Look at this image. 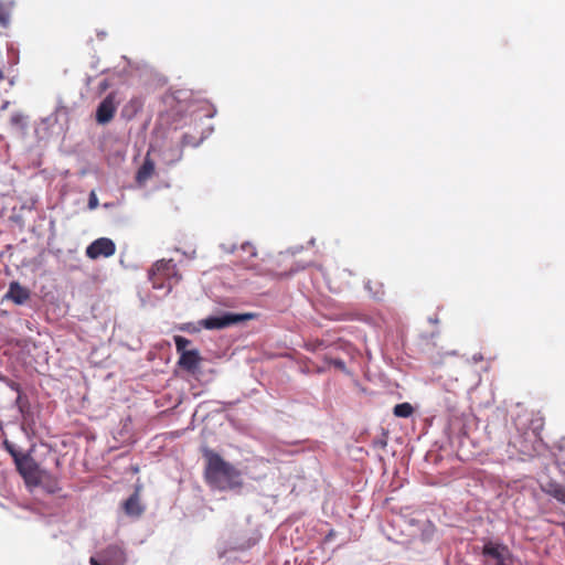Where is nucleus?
<instances>
[{"label":"nucleus","instance_id":"obj_3","mask_svg":"<svg viewBox=\"0 0 565 565\" xmlns=\"http://www.w3.org/2000/svg\"><path fill=\"white\" fill-rule=\"evenodd\" d=\"M149 279L152 282L153 289H162L164 295H168L180 280V276L172 259H161L149 271Z\"/></svg>","mask_w":565,"mask_h":565},{"label":"nucleus","instance_id":"obj_16","mask_svg":"<svg viewBox=\"0 0 565 565\" xmlns=\"http://www.w3.org/2000/svg\"><path fill=\"white\" fill-rule=\"evenodd\" d=\"M546 493L565 504V487L555 482H551L545 488Z\"/></svg>","mask_w":565,"mask_h":565},{"label":"nucleus","instance_id":"obj_17","mask_svg":"<svg viewBox=\"0 0 565 565\" xmlns=\"http://www.w3.org/2000/svg\"><path fill=\"white\" fill-rule=\"evenodd\" d=\"M10 124L22 134H24L28 128V119L22 113H13L10 118Z\"/></svg>","mask_w":565,"mask_h":565},{"label":"nucleus","instance_id":"obj_12","mask_svg":"<svg viewBox=\"0 0 565 565\" xmlns=\"http://www.w3.org/2000/svg\"><path fill=\"white\" fill-rule=\"evenodd\" d=\"M152 156L149 151L147 157L145 158L143 163L138 169L136 174V181L141 185L146 183L153 174L154 171V161L150 158Z\"/></svg>","mask_w":565,"mask_h":565},{"label":"nucleus","instance_id":"obj_7","mask_svg":"<svg viewBox=\"0 0 565 565\" xmlns=\"http://www.w3.org/2000/svg\"><path fill=\"white\" fill-rule=\"evenodd\" d=\"M15 466L29 490L32 491L36 488L38 478H40L39 476L43 469L40 468L34 458L28 452L23 457H20V459H17Z\"/></svg>","mask_w":565,"mask_h":565},{"label":"nucleus","instance_id":"obj_20","mask_svg":"<svg viewBox=\"0 0 565 565\" xmlns=\"http://www.w3.org/2000/svg\"><path fill=\"white\" fill-rule=\"evenodd\" d=\"M3 444L7 451L12 456L14 463H17V459H20V457L25 455L24 452L19 451L17 447L8 440H6Z\"/></svg>","mask_w":565,"mask_h":565},{"label":"nucleus","instance_id":"obj_4","mask_svg":"<svg viewBox=\"0 0 565 565\" xmlns=\"http://www.w3.org/2000/svg\"><path fill=\"white\" fill-rule=\"evenodd\" d=\"M254 317L253 313H232L224 312L220 316H211L200 321L201 327L207 330H221L230 326L249 320Z\"/></svg>","mask_w":565,"mask_h":565},{"label":"nucleus","instance_id":"obj_2","mask_svg":"<svg viewBox=\"0 0 565 565\" xmlns=\"http://www.w3.org/2000/svg\"><path fill=\"white\" fill-rule=\"evenodd\" d=\"M205 137L194 141L192 136L184 134L180 139H170L162 141L160 145H152L149 152L157 157L161 163L173 166L182 159L184 146L198 147Z\"/></svg>","mask_w":565,"mask_h":565},{"label":"nucleus","instance_id":"obj_21","mask_svg":"<svg viewBox=\"0 0 565 565\" xmlns=\"http://www.w3.org/2000/svg\"><path fill=\"white\" fill-rule=\"evenodd\" d=\"M174 343H175L177 351L180 354H182V352L188 351L186 347L190 344V340L184 337H181V335H175Z\"/></svg>","mask_w":565,"mask_h":565},{"label":"nucleus","instance_id":"obj_22","mask_svg":"<svg viewBox=\"0 0 565 565\" xmlns=\"http://www.w3.org/2000/svg\"><path fill=\"white\" fill-rule=\"evenodd\" d=\"M241 249L243 252H249L252 257H256L257 256V250H256L255 246L250 242H244L241 245Z\"/></svg>","mask_w":565,"mask_h":565},{"label":"nucleus","instance_id":"obj_1","mask_svg":"<svg viewBox=\"0 0 565 565\" xmlns=\"http://www.w3.org/2000/svg\"><path fill=\"white\" fill-rule=\"evenodd\" d=\"M203 456L206 460L205 478L207 483L217 490H234L242 486L241 471L232 463L225 461L215 451L204 448Z\"/></svg>","mask_w":565,"mask_h":565},{"label":"nucleus","instance_id":"obj_31","mask_svg":"<svg viewBox=\"0 0 565 565\" xmlns=\"http://www.w3.org/2000/svg\"><path fill=\"white\" fill-rule=\"evenodd\" d=\"M370 284H371L370 281H367V282L365 284V288H367L369 290H371V286H370Z\"/></svg>","mask_w":565,"mask_h":565},{"label":"nucleus","instance_id":"obj_15","mask_svg":"<svg viewBox=\"0 0 565 565\" xmlns=\"http://www.w3.org/2000/svg\"><path fill=\"white\" fill-rule=\"evenodd\" d=\"M142 108V102L139 98H131L121 109V116L131 119Z\"/></svg>","mask_w":565,"mask_h":565},{"label":"nucleus","instance_id":"obj_30","mask_svg":"<svg viewBox=\"0 0 565 565\" xmlns=\"http://www.w3.org/2000/svg\"><path fill=\"white\" fill-rule=\"evenodd\" d=\"M4 78L3 72L0 70V81Z\"/></svg>","mask_w":565,"mask_h":565},{"label":"nucleus","instance_id":"obj_9","mask_svg":"<svg viewBox=\"0 0 565 565\" xmlns=\"http://www.w3.org/2000/svg\"><path fill=\"white\" fill-rule=\"evenodd\" d=\"M482 554L495 559V565H512V554L503 544L487 542L483 545Z\"/></svg>","mask_w":565,"mask_h":565},{"label":"nucleus","instance_id":"obj_29","mask_svg":"<svg viewBox=\"0 0 565 565\" xmlns=\"http://www.w3.org/2000/svg\"><path fill=\"white\" fill-rule=\"evenodd\" d=\"M557 461L565 465V452H562L559 457H557Z\"/></svg>","mask_w":565,"mask_h":565},{"label":"nucleus","instance_id":"obj_13","mask_svg":"<svg viewBox=\"0 0 565 565\" xmlns=\"http://www.w3.org/2000/svg\"><path fill=\"white\" fill-rule=\"evenodd\" d=\"M38 478L36 487L43 488L47 493H56L60 491L57 480L46 470H43Z\"/></svg>","mask_w":565,"mask_h":565},{"label":"nucleus","instance_id":"obj_6","mask_svg":"<svg viewBox=\"0 0 565 565\" xmlns=\"http://www.w3.org/2000/svg\"><path fill=\"white\" fill-rule=\"evenodd\" d=\"M90 565H126L127 553L120 545L110 544L89 558Z\"/></svg>","mask_w":565,"mask_h":565},{"label":"nucleus","instance_id":"obj_11","mask_svg":"<svg viewBox=\"0 0 565 565\" xmlns=\"http://www.w3.org/2000/svg\"><path fill=\"white\" fill-rule=\"evenodd\" d=\"M201 356L196 349L182 352L178 364L185 371L194 372L200 364Z\"/></svg>","mask_w":565,"mask_h":565},{"label":"nucleus","instance_id":"obj_26","mask_svg":"<svg viewBox=\"0 0 565 565\" xmlns=\"http://www.w3.org/2000/svg\"><path fill=\"white\" fill-rule=\"evenodd\" d=\"M110 87V83L108 79H103L100 83H99V90L100 92H105L106 89H108Z\"/></svg>","mask_w":565,"mask_h":565},{"label":"nucleus","instance_id":"obj_19","mask_svg":"<svg viewBox=\"0 0 565 565\" xmlns=\"http://www.w3.org/2000/svg\"><path fill=\"white\" fill-rule=\"evenodd\" d=\"M11 22V7L0 2V25L8 28Z\"/></svg>","mask_w":565,"mask_h":565},{"label":"nucleus","instance_id":"obj_14","mask_svg":"<svg viewBox=\"0 0 565 565\" xmlns=\"http://www.w3.org/2000/svg\"><path fill=\"white\" fill-rule=\"evenodd\" d=\"M124 509H125L126 514H128L130 516H139L143 512V508L140 504V501H139V498L137 494H132L126 500V502L124 504Z\"/></svg>","mask_w":565,"mask_h":565},{"label":"nucleus","instance_id":"obj_8","mask_svg":"<svg viewBox=\"0 0 565 565\" xmlns=\"http://www.w3.org/2000/svg\"><path fill=\"white\" fill-rule=\"evenodd\" d=\"M115 243L107 237H100L90 243L86 248V256L90 259L110 257L115 254Z\"/></svg>","mask_w":565,"mask_h":565},{"label":"nucleus","instance_id":"obj_10","mask_svg":"<svg viewBox=\"0 0 565 565\" xmlns=\"http://www.w3.org/2000/svg\"><path fill=\"white\" fill-rule=\"evenodd\" d=\"M29 289L21 286L18 281L10 282L9 289L4 295V299L11 300L15 305H23L29 300Z\"/></svg>","mask_w":565,"mask_h":565},{"label":"nucleus","instance_id":"obj_5","mask_svg":"<svg viewBox=\"0 0 565 565\" xmlns=\"http://www.w3.org/2000/svg\"><path fill=\"white\" fill-rule=\"evenodd\" d=\"M121 100L122 95L119 90H113L106 95L96 108L95 119L97 124L107 125L110 122Z\"/></svg>","mask_w":565,"mask_h":565},{"label":"nucleus","instance_id":"obj_18","mask_svg":"<svg viewBox=\"0 0 565 565\" xmlns=\"http://www.w3.org/2000/svg\"><path fill=\"white\" fill-rule=\"evenodd\" d=\"M393 414L396 417L407 418L413 414V406L409 403H401L394 406Z\"/></svg>","mask_w":565,"mask_h":565},{"label":"nucleus","instance_id":"obj_28","mask_svg":"<svg viewBox=\"0 0 565 565\" xmlns=\"http://www.w3.org/2000/svg\"><path fill=\"white\" fill-rule=\"evenodd\" d=\"M429 527H430V529H433V525H431V524H429ZM430 532H433V530H430L429 532H428V531H427V532L425 531V532L423 533V536H424V539H425V540H428V539H429Z\"/></svg>","mask_w":565,"mask_h":565},{"label":"nucleus","instance_id":"obj_23","mask_svg":"<svg viewBox=\"0 0 565 565\" xmlns=\"http://www.w3.org/2000/svg\"><path fill=\"white\" fill-rule=\"evenodd\" d=\"M15 405L18 406L19 412L21 414H24L25 409L28 408V403L21 394H18V397L15 399Z\"/></svg>","mask_w":565,"mask_h":565},{"label":"nucleus","instance_id":"obj_25","mask_svg":"<svg viewBox=\"0 0 565 565\" xmlns=\"http://www.w3.org/2000/svg\"><path fill=\"white\" fill-rule=\"evenodd\" d=\"M220 248L227 254H233L236 250L237 246L235 243H232L230 245L222 243L220 244Z\"/></svg>","mask_w":565,"mask_h":565},{"label":"nucleus","instance_id":"obj_24","mask_svg":"<svg viewBox=\"0 0 565 565\" xmlns=\"http://www.w3.org/2000/svg\"><path fill=\"white\" fill-rule=\"evenodd\" d=\"M98 204H99L98 198H97L96 193L94 191H92L88 196V204H87L88 209L95 210L98 206Z\"/></svg>","mask_w":565,"mask_h":565},{"label":"nucleus","instance_id":"obj_27","mask_svg":"<svg viewBox=\"0 0 565 565\" xmlns=\"http://www.w3.org/2000/svg\"><path fill=\"white\" fill-rule=\"evenodd\" d=\"M334 364H335L338 367L342 369V370L345 367L344 362H343V361H341V360H337V361H334Z\"/></svg>","mask_w":565,"mask_h":565}]
</instances>
